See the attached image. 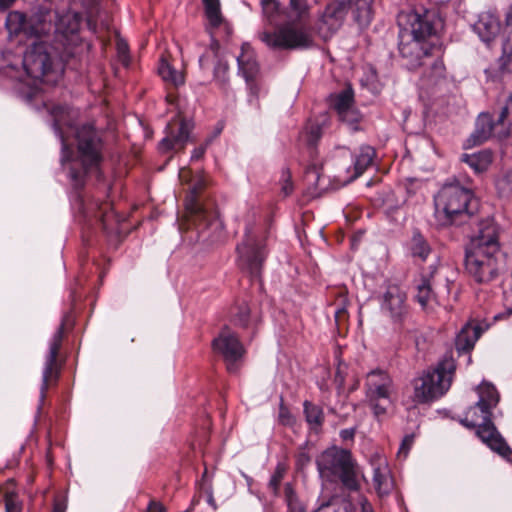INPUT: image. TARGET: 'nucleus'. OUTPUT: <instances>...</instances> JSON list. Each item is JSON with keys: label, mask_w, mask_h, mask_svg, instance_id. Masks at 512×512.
<instances>
[{"label": "nucleus", "mask_w": 512, "mask_h": 512, "mask_svg": "<svg viewBox=\"0 0 512 512\" xmlns=\"http://www.w3.org/2000/svg\"><path fill=\"white\" fill-rule=\"evenodd\" d=\"M485 73L492 81H497L512 73V4L505 13L503 29L502 54L498 59L497 68H488Z\"/></svg>", "instance_id": "15"}, {"label": "nucleus", "mask_w": 512, "mask_h": 512, "mask_svg": "<svg viewBox=\"0 0 512 512\" xmlns=\"http://www.w3.org/2000/svg\"><path fill=\"white\" fill-rule=\"evenodd\" d=\"M478 403L475 406L470 407L466 412L461 423L468 428H478L481 425L480 409Z\"/></svg>", "instance_id": "41"}, {"label": "nucleus", "mask_w": 512, "mask_h": 512, "mask_svg": "<svg viewBox=\"0 0 512 512\" xmlns=\"http://www.w3.org/2000/svg\"><path fill=\"white\" fill-rule=\"evenodd\" d=\"M280 418L282 419V422H283V423H285V424L289 423V416H288V413H287V412H285V411H283V410H282V411L280 412Z\"/></svg>", "instance_id": "54"}, {"label": "nucleus", "mask_w": 512, "mask_h": 512, "mask_svg": "<svg viewBox=\"0 0 512 512\" xmlns=\"http://www.w3.org/2000/svg\"><path fill=\"white\" fill-rule=\"evenodd\" d=\"M206 147H207V144H206V145H203V146H200V147L195 148V149L193 150V152H192L191 159H192V160H198V159H200V158L204 155V153H205V151H206Z\"/></svg>", "instance_id": "51"}, {"label": "nucleus", "mask_w": 512, "mask_h": 512, "mask_svg": "<svg viewBox=\"0 0 512 512\" xmlns=\"http://www.w3.org/2000/svg\"><path fill=\"white\" fill-rule=\"evenodd\" d=\"M309 133H310L311 140L318 139L320 137V135H321L319 126H311L310 130H309Z\"/></svg>", "instance_id": "53"}, {"label": "nucleus", "mask_w": 512, "mask_h": 512, "mask_svg": "<svg viewBox=\"0 0 512 512\" xmlns=\"http://www.w3.org/2000/svg\"><path fill=\"white\" fill-rule=\"evenodd\" d=\"M239 71L245 78L249 89L256 94L255 80L259 73V66L253 50L248 45H243L241 54L237 57Z\"/></svg>", "instance_id": "25"}, {"label": "nucleus", "mask_w": 512, "mask_h": 512, "mask_svg": "<svg viewBox=\"0 0 512 512\" xmlns=\"http://www.w3.org/2000/svg\"><path fill=\"white\" fill-rule=\"evenodd\" d=\"M407 25L402 32L423 39L426 42L439 43V33L443 29V22L433 11L423 14L411 12L407 14Z\"/></svg>", "instance_id": "12"}, {"label": "nucleus", "mask_w": 512, "mask_h": 512, "mask_svg": "<svg viewBox=\"0 0 512 512\" xmlns=\"http://www.w3.org/2000/svg\"><path fill=\"white\" fill-rule=\"evenodd\" d=\"M341 313H343V311H341V310L337 311V312H336V317H339V315H340Z\"/></svg>", "instance_id": "59"}, {"label": "nucleus", "mask_w": 512, "mask_h": 512, "mask_svg": "<svg viewBox=\"0 0 512 512\" xmlns=\"http://www.w3.org/2000/svg\"><path fill=\"white\" fill-rule=\"evenodd\" d=\"M348 504H340L337 501H331L322 504L315 512H347Z\"/></svg>", "instance_id": "45"}, {"label": "nucleus", "mask_w": 512, "mask_h": 512, "mask_svg": "<svg viewBox=\"0 0 512 512\" xmlns=\"http://www.w3.org/2000/svg\"><path fill=\"white\" fill-rule=\"evenodd\" d=\"M481 421V425L477 428L476 431L478 437L493 451L499 453L501 456H510L512 451L502 436L498 433L494 424L491 422V417H489L487 420L481 419Z\"/></svg>", "instance_id": "22"}, {"label": "nucleus", "mask_w": 512, "mask_h": 512, "mask_svg": "<svg viewBox=\"0 0 512 512\" xmlns=\"http://www.w3.org/2000/svg\"><path fill=\"white\" fill-rule=\"evenodd\" d=\"M347 12L344 0L328 3L316 22V30L321 38L329 39L342 25Z\"/></svg>", "instance_id": "16"}, {"label": "nucleus", "mask_w": 512, "mask_h": 512, "mask_svg": "<svg viewBox=\"0 0 512 512\" xmlns=\"http://www.w3.org/2000/svg\"><path fill=\"white\" fill-rule=\"evenodd\" d=\"M255 217L256 212L252 210L251 219H247L245 222L244 239L237 246V253L240 267L257 276L265 260L266 249L263 236L251 225V221H254Z\"/></svg>", "instance_id": "9"}, {"label": "nucleus", "mask_w": 512, "mask_h": 512, "mask_svg": "<svg viewBox=\"0 0 512 512\" xmlns=\"http://www.w3.org/2000/svg\"><path fill=\"white\" fill-rule=\"evenodd\" d=\"M296 462L297 465L302 468L310 462V456L306 451L301 450L296 456Z\"/></svg>", "instance_id": "50"}, {"label": "nucleus", "mask_w": 512, "mask_h": 512, "mask_svg": "<svg viewBox=\"0 0 512 512\" xmlns=\"http://www.w3.org/2000/svg\"><path fill=\"white\" fill-rule=\"evenodd\" d=\"M158 73L165 82L174 86L182 85L185 82L184 73L180 70H176L173 65L165 58H161L160 60Z\"/></svg>", "instance_id": "34"}, {"label": "nucleus", "mask_w": 512, "mask_h": 512, "mask_svg": "<svg viewBox=\"0 0 512 512\" xmlns=\"http://www.w3.org/2000/svg\"><path fill=\"white\" fill-rule=\"evenodd\" d=\"M356 239L353 240L352 246H355Z\"/></svg>", "instance_id": "60"}, {"label": "nucleus", "mask_w": 512, "mask_h": 512, "mask_svg": "<svg viewBox=\"0 0 512 512\" xmlns=\"http://www.w3.org/2000/svg\"><path fill=\"white\" fill-rule=\"evenodd\" d=\"M416 299L423 308L432 307L436 301L435 294L432 290L431 281L427 278H422L416 285Z\"/></svg>", "instance_id": "35"}, {"label": "nucleus", "mask_w": 512, "mask_h": 512, "mask_svg": "<svg viewBox=\"0 0 512 512\" xmlns=\"http://www.w3.org/2000/svg\"><path fill=\"white\" fill-rule=\"evenodd\" d=\"M282 187H281V190L283 192V194L285 196H288L292 193L293 191V185L290 181V173L289 171H283V174H282Z\"/></svg>", "instance_id": "49"}, {"label": "nucleus", "mask_w": 512, "mask_h": 512, "mask_svg": "<svg viewBox=\"0 0 512 512\" xmlns=\"http://www.w3.org/2000/svg\"><path fill=\"white\" fill-rule=\"evenodd\" d=\"M375 150L371 146H363L360 148L359 153L355 157L354 174L349 177L345 182H351L360 175L373 163L375 157Z\"/></svg>", "instance_id": "32"}, {"label": "nucleus", "mask_w": 512, "mask_h": 512, "mask_svg": "<svg viewBox=\"0 0 512 512\" xmlns=\"http://www.w3.org/2000/svg\"><path fill=\"white\" fill-rule=\"evenodd\" d=\"M219 44L213 42L210 48L202 55L199 60L200 66L203 69L214 67V78L221 85L227 81L228 64L227 61L219 55Z\"/></svg>", "instance_id": "23"}, {"label": "nucleus", "mask_w": 512, "mask_h": 512, "mask_svg": "<svg viewBox=\"0 0 512 512\" xmlns=\"http://www.w3.org/2000/svg\"><path fill=\"white\" fill-rule=\"evenodd\" d=\"M411 253L414 257L420 258L422 261L426 260L431 252V248L424 237L415 233L411 239Z\"/></svg>", "instance_id": "37"}, {"label": "nucleus", "mask_w": 512, "mask_h": 512, "mask_svg": "<svg viewBox=\"0 0 512 512\" xmlns=\"http://www.w3.org/2000/svg\"><path fill=\"white\" fill-rule=\"evenodd\" d=\"M202 2L209 27L212 30L220 29L221 27L228 30V26L221 13L220 0H202Z\"/></svg>", "instance_id": "31"}, {"label": "nucleus", "mask_w": 512, "mask_h": 512, "mask_svg": "<svg viewBox=\"0 0 512 512\" xmlns=\"http://www.w3.org/2000/svg\"><path fill=\"white\" fill-rule=\"evenodd\" d=\"M502 263L499 228L491 220L483 221L466 248V270L476 282L489 283L498 277Z\"/></svg>", "instance_id": "2"}, {"label": "nucleus", "mask_w": 512, "mask_h": 512, "mask_svg": "<svg viewBox=\"0 0 512 512\" xmlns=\"http://www.w3.org/2000/svg\"><path fill=\"white\" fill-rule=\"evenodd\" d=\"M316 463L322 478L328 481L340 480L349 490L359 488L356 464L348 450L328 448L318 456Z\"/></svg>", "instance_id": "5"}, {"label": "nucleus", "mask_w": 512, "mask_h": 512, "mask_svg": "<svg viewBox=\"0 0 512 512\" xmlns=\"http://www.w3.org/2000/svg\"><path fill=\"white\" fill-rule=\"evenodd\" d=\"M310 7L307 0H290L286 11V23L278 25L274 30L258 33V38L267 47L275 50L308 49L313 46V37L301 23L309 17Z\"/></svg>", "instance_id": "3"}, {"label": "nucleus", "mask_w": 512, "mask_h": 512, "mask_svg": "<svg viewBox=\"0 0 512 512\" xmlns=\"http://www.w3.org/2000/svg\"><path fill=\"white\" fill-rule=\"evenodd\" d=\"M165 511H166L165 507L159 502L152 501L148 506V512H165Z\"/></svg>", "instance_id": "52"}, {"label": "nucleus", "mask_w": 512, "mask_h": 512, "mask_svg": "<svg viewBox=\"0 0 512 512\" xmlns=\"http://www.w3.org/2000/svg\"><path fill=\"white\" fill-rule=\"evenodd\" d=\"M52 13V29H55L57 40L65 47L75 45L78 41V31L80 27V18L77 14L67 12L59 17Z\"/></svg>", "instance_id": "18"}, {"label": "nucleus", "mask_w": 512, "mask_h": 512, "mask_svg": "<svg viewBox=\"0 0 512 512\" xmlns=\"http://www.w3.org/2000/svg\"><path fill=\"white\" fill-rule=\"evenodd\" d=\"M413 442H414V435L413 434L406 435L402 441L400 448H399L398 456H402L403 458H406L411 446L413 445Z\"/></svg>", "instance_id": "47"}, {"label": "nucleus", "mask_w": 512, "mask_h": 512, "mask_svg": "<svg viewBox=\"0 0 512 512\" xmlns=\"http://www.w3.org/2000/svg\"><path fill=\"white\" fill-rule=\"evenodd\" d=\"M399 51L401 56L407 60L410 69H416L426 64L431 59L433 52H442L440 43L426 42L423 39L413 37L402 32L400 35Z\"/></svg>", "instance_id": "11"}, {"label": "nucleus", "mask_w": 512, "mask_h": 512, "mask_svg": "<svg viewBox=\"0 0 512 512\" xmlns=\"http://www.w3.org/2000/svg\"><path fill=\"white\" fill-rule=\"evenodd\" d=\"M100 221L102 222L103 228L105 230L112 229V223L115 220V215L111 211V205L108 202L102 203L98 207V213L96 215Z\"/></svg>", "instance_id": "40"}, {"label": "nucleus", "mask_w": 512, "mask_h": 512, "mask_svg": "<svg viewBox=\"0 0 512 512\" xmlns=\"http://www.w3.org/2000/svg\"><path fill=\"white\" fill-rule=\"evenodd\" d=\"M496 189L501 197L512 196V171L505 172L497 181Z\"/></svg>", "instance_id": "39"}, {"label": "nucleus", "mask_w": 512, "mask_h": 512, "mask_svg": "<svg viewBox=\"0 0 512 512\" xmlns=\"http://www.w3.org/2000/svg\"><path fill=\"white\" fill-rule=\"evenodd\" d=\"M341 436H342L343 439L350 438V437H352V432H350L348 430H343L341 432Z\"/></svg>", "instance_id": "56"}, {"label": "nucleus", "mask_w": 512, "mask_h": 512, "mask_svg": "<svg viewBox=\"0 0 512 512\" xmlns=\"http://www.w3.org/2000/svg\"><path fill=\"white\" fill-rule=\"evenodd\" d=\"M285 498L289 512H305L304 506L299 502L293 489L289 484L285 486Z\"/></svg>", "instance_id": "43"}, {"label": "nucleus", "mask_w": 512, "mask_h": 512, "mask_svg": "<svg viewBox=\"0 0 512 512\" xmlns=\"http://www.w3.org/2000/svg\"><path fill=\"white\" fill-rule=\"evenodd\" d=\"M373 0H351L355 21L362 27L370 24L373 16Z\"/></svg>", "instance_id": "33"}, {"label": "nucleus", "mask_w": 512, "mask_h": 512, "mask_svg": "<svg viewBox=\"0 0 512 512\" xmlns=\"http://www.w3.org/2000/svg\"><path fill=\"white\" fill-rule=\"evenodd\" d=\"M481 335V328L474 322L467 323L456 337V348L458 351H469L474 347L475 342Z\"/></svg>", "instance_id": "28"}, {"label": "nucleus", "mask_w": 512, "mask_h": 512, "mask_svg": "<svg viewBox=\"0 0 512 512\" xmlns=\"http://www.w3.org/2000/svg\"><path fill=\"white\" fill-rule=\"evenodd\" d=\"M472 191L459 183L445 184L435 197V214L441 225L454 224L470 214Z\"/></svg>", "instance_id": "7"}, {"label": "nucleus", "mask_w": 512, "mask_h": 512, "mask_svg": "<svg viewBox=\"0 0 512 512\" xmlns=\"http://www.w3.org/2000/svg\"><path fill=\"white\" fill-rule=\"evenodd\" d=\"M354 95L351 88H346L338 94L331 96V105L336 110L339 118L350 125L356 124L360 114L354 108Z\"/></svg>", "instance_id": "20"}, {"label": "nucleus", "mask_w": 512, "mask_h": 512, "mask_svg": "<svg viewBox=\"0 0 512 512\" xmlns=\"http://www.w3.org/2000/svg\"><path fill=\"white\" fill-rule=\"evenodd\" d=\"M373 486L379 497H384L393 490L394 481L386 463H380L374 469Z\"/></svg>", "instance_id": "27"}, {"label": "nucleus", "mask_w": 512, "mask_h": 512, "mask_svg": "<svg viewBox=\"0 0 512 512\" xmlns=\"http://www.w3.org/2000/svg\"><path fill=\"white\" fill-rule=\"evenodd\" d=\"M285 469L281 465H278L275 469L271 479L269 481V488L274 494L278 493L281 481L284 478Z\"/></svg>", "instance_id": "44"}, {"label": "nucleus", "mask_w": 512, "mask_h": 512, "mask_svg": "<svg viewBox=\"0 0 512 512\" xmlns=\"http://www.w3.org/2000/svg\"><path fill=\"white\" fill-rule=\"evenodd\" d=\"M52 13L41 8L28 18L19 11H12L6 18V27L10 35L23 34L33 39L23 57V66L27 74L34 79L52 83L62 73V67L55 62V55L45 41H37L52 30Z\"/></svg>", "instance_id": "1"}, {"label": "nucleus", "mask_w": 512, "mask_h": 512, "mask_svg": "<svg viewBox=\"0 0 512 512\" xmlns=\"http://www.w3.org/2000/svg\"><path fill=\"white\" fill-rule=\"evenodd\" d=\"M455 363L451 357H445L435 368L425 371L413 380V400L427 403L442 397L450 388Z\"/></svg>", "instance_id": "6"}, {"label": "nucleus", "mask_w": 512, "mask_h": 512, "mask_svg": "<svg viewBox=\"0 0 512 512\" xmlns=\"http://www.w3.org/2000/svg\"><path fill=\"white\" fill-rule=\"evenodd\" d=\"M260 3L262 7L263 17L269 23H274L281 13L279 2L277 0H261Z\"/></svg>", "instance_id": "38"}, {"label": "nucleus", "mask_w": 512, "mask_h": 512, "mask_svg": "<svg viewBox=\"0 0 512 512\" xmlns=\"http://www.w3.org/2000/svg\"><path fill=\"white\" fill-rule=\"evenodd\" d=\"M64 335V325H61L57 331L54 333L50 345H49V353L46 358L43 376H42V385H41V401L44 400L46 391L48 390L49 384L51 381H56L59 376V366L57 363V356L60 350L62 339Z\"/></svg>", "instance_id": "17"}, {"label": "nucleus", "mask_w": 512, "mask_h": 512, "mask_svg": "<svg viewBox=\"0 0 512 512\" xmlns=\"http://www.w3.org/2000/svg\"><path fill=\"white\" fill-rule=\"evenodd\" d=\"M179 179L182 183L189 184V195L186 198V210L193 217L194 222H199V225L204 223L207 218L206 211L198 203V195L207 186L208 180L205 175L198 174L192 176L190 169L184 167L179 171Z\"/></svg>", "instance_id": "13"}, {"label": "nucleus", "mask_w": 512, "mask_h": 512, "mask_svg": "<svg viewBox=\"0 0 512 512\" xmlns=\"http://www.w3.org/2000/svg\"><path fill=\"white\" fill-rule=\"evenodd\" d=\"M209 225H211V226L215 227V229H218V228H220V226H221L220 222H219L218 220H216V219L212 220V221L209 223Z\"/></svg>", "instance_id": "57"}, {"label": "nucleus", "mask_w": 512, "mask_h": 512, "mask_svg": "<svg viewBox=\"0 0 512 512\" xmlns=\"http://www.w3.org/2000/svg\"><path fill=\"white\" fill-rule=\"evenodd\" d=\"M364 389L366 403L377 419L387 413L397 397L396 384L389 373L381 369L367 373Z\"/></svg>", "instance_id": "8"}, {"label": "nucleus", "mask_w": 512, "mask_h": 512, "mask_svg": "<svg viewBox=\"0 0 512 512\" xmlns=\"http://www.w3.org/2000/svg\"><path fill=\"white\" fill-rule=\"evenodd\" d=\"M76 157H72L66 140L61 135L62 158L61 163L68 172L70 180L75 187H81L88 172L97 169L102 161V143L98 133L90 125H84L76 132Z\"/></svg>", "instance_id": "4"}, {"label": "nucleus", "mask_w": 512, "mask_h": 512, "mask_svg": "<svg viewBox=\"0 0 512 512\" xmlns=\"http://www.w3.org/2000/svg\"><path fill=\"white\" fill-rule=\"evenodd\" d=\"M512 128V97L502 109L497 123H494L488 113H482L476 121V128L468 142L471 145H478L486 141L492 135L493 131L499 137H506Z\"/></svg>", "instance_id": "10"}, {"label": "nucleus", "mask_w": 512, "mask_h": 512, "mask_svg": "<svg viewBox=\"0 0 512 512\" xmlns=\"http://www.w3.org/2000/svg\"><path fill=\"white\" fill-rule=\"evenodd\" d=\"M462 160L476 173H483L492 164L493 154L490 150H482L473 154H464Z\"/></svg>", "instance_id": "30"}, {"label": "nucleus", "mask_w": 512, "mask_h": 512, "mask_svg": "<svg viewBox=\"0 0 512 512\" xmlns=\"http://www.w3.org/2000/svg\"><path fill=\"white\" fill-rule=\"evenodd\" d=\"M474 32L486 44L494 41L501 31V22L492 12H482L473 25Z\"/></svg>", "instance_id": "24"}, {"label": "nucleus", "mask_w": 512, "mask_h": 512, "mask_svg": "<svg viewBox=\"0 0 512 512\" xmlns=\"http://www.w3.org/2000/svg\"><path fill=\"white\" fill-rule=\"evenodd\" d=\"M214 351L221 355L229 371L236 370V362L239 361L245 353V349L238 339L237 335L229 328L224 327L218 337L212 343Z\"/></svg>", "instance_id": "14"}, {"label": "nucleus", "mask_w": 512, "mask_h": 512, "mask_svg": "<svg viewBox=\"0 0 512 512\" xmlns=\"http://www.w3.org/2000/svg\"><path fill=\"white\" fill-rule=\"evenodd\" d=\"M426 67L424 71V78L429 84H436L438 80L445 77V66L441 59V52H433L431 59L427 60L426 64H422Z\"/></svg>", "instance_id": "29"}, {"label": "nucleus", "mask_w": 512, "mask_h": 512, "mask_svg": "<svg viewBox=\"0 0 512 512\" xmlns=\"http://www.w3.org/2000/svg\"><path fill=\"white\" fill-rule=\"evenodd\" d=\"M54 512H64V510L60 504H56L54 507Z\"/></svg>", "instance_id": "58"}, {"label": "nucleus", "mask_w": 512, "mask_h": 512, "mask_svg": "<svg viewBox=\"0 0 512 512\" xmlns=\"http://www.w3.org/2000/svg\"><path fill=\"white\" fill-rule=\"evenodd\" d=\"M5 509L6 512H21V505L14 493H6Z\"/></svg>", "instance_id": "46"}, {"label": "nucleus", "mask_w": 512, "mask_h": 512, "mask_svg": "<svg viewBox=\"0 0 512 512\" xmlns=\"http://www.w3.org/2000/svg\"><path fill=\"white\" fill-rule=\"evenodd\" d=\"M231 322L239 328H248L250 325V308L245 301L237 303L231 308Z\"/></svg>", "instance_id": "36"}, {"label": "nucleus", "mask_w": 512, "mask_h": 512, "mask_svg": "<svg viewBox=\"0 0 512 512\" xmlns=\"http://www.w3.org/2000/svg\"><path fill=\"white\" fill-rule=\"evenodd\" d=\"M168 134L160 142V150L167 151L170 149H183L189 141L192 125L184 120L179 123L171 122L167 126Z\"/></svg>", "instance_id": "21"}, {"label": "nucleus", "mask_w": 512, "mask_h": 512, "mask_svg": "<svg viewBox=\"0 0 512 512\" xmlns=\"http://www.w3.org/2000/svg\"><path fill=\"white\" fill-rule=\"evenodd\" d=\"M381 309L394 323H402L407 315L405 292L397 286L388 287L383 296Z\"/></svg>", "instance_id": "19"}, {"label": "nucleus", "mask_w": 512, "mask_h": 512, "mask_svg": "<svg viewBox=\"0 0 512 512\" xmlns=\"http://www.w3.org/2000/svg\"><path fill=\"white\" fill-rule=\"evenodd\" d=\"M479 400L478 405L480 409V418L487 420L491 417V410L499 402V394L496 388L489 383H482L478 388Z\"/></svg>", "instance_id": "26"}, {"label": "nucleus", "mask_w": 512, "mask_h": 512, "mask_svg": "<svg viewBox=\"0 0 512 512\" xmlns=\"http://www.w3.org/2000/svg\"><path fill=\"white\" fill-rule=\"evenodd\" d=\"M304 411L308 423L320 425L323 420V412L320 407L309 402L304 403Z\"/></svg>", "instance_id": "42"}, {"label": "nucleus", "mask_w": 512, "mask_h": 512, "mask_svg": "<svg viewBox=\"0 0 512 512\" xmlns=\"http://www.w3.org/2000/svg\"><path fill=\"white\" fill-rule=\"evenodd\" d=\"M117 50H118L120 61L124 65H127L128 61H129L128 45H127V43L124 42L123 40L118 41V43H117Z\"/></svg>", "instance_id": "48"}, {"label": "nucleus", "mask_w": 512, "mask_h": 512, "mask_svg": "<svg viewBox=\"0 0 512 512\" xmlns=\"http://www.w3.org/2000/svg\"><path fill=\"white\" fill-rule=\"evenodd\" d=\"M307 177L308 178H317L318 179L319 178L318 177V172L315 169L309 170L307 172Z\"/></svg>", "instance_id": "55"}]
</instances>
